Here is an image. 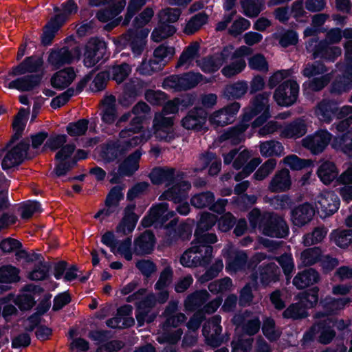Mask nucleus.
<instances>
[{
  "instance_id": "nucleus-1",
  "label": "nucleus",
  "mask_w": 352,
  "mask_h": 352,
  "mask_svg": "<svg viewBox=\"0 0 352 352\" xmlns=\"http://www.w3.org/2000/svg\"><path fill=\"white\" fill-rule=\"evenodd\" d=\"M325 310L318 311L315 314V323L303 336L304 343L314 340V336L318 335L317 340L322 344H327L330 342V309L329 304L325 300H321Z\"/></svg>"
},
{
  "instance_id": "nucleus-2",
  "label": "nucleus",
  "mask_w": 352,
  "mask_h": 352,
  "mask_svg": "<svg viewBox=\"0 0 352 352\" xmlns=\"http://www.w3.org/2000/svg\"><path fill=\"white\" fill-rule=\"evenodd\" d=\"M262 233L267 236L285 238L289 233V227L283 217L272 212H264Z\"/></svg>"
},
{
  "instance_id": "nucleus-3",
  "label": "nucleus",
  "mask_w": 352,
  "mask_h": 352,
  "mask_svg": "<svg viewBox=\"0 0 352 352\" xmlns=\"http://www.w3.org/2000/svg\"><path fill=\"white\" fill-rule=\"evenodd\" d=\"M203 80L199 73H186L182 76L173 75L166 78L163 87L176 91H186L195 87Z\"/></svg>"
},
{
  "instance_id": "nucleus-4",
  "label": "nucleus",
  "mask_w": 352,
  "mask_h": 352,
  "mask_svg": "<svg viewBox=\"0 0 352 352\" xmlns=\"http://www.w3.org/2000/svg\"><path fill=\"white\" fill-rule=\"evenodd\" d=\"M173 124V117H167L164 113H156L152 126L155 137L160 141L170 142L175 137Z\"/></svg>"
},
{
  "instance_id": "nucleus-5",
  "label": "nucleus",
  "mask_w": 352,
  "mask_h": 352,
  "mask_svg": "<svg viewBox=\"0 0 352 352\" xmlns=\"http://www.w3.org/2000/svg\"><path fill=\"white\" fill-rule=\"evenodd\" d=\"M241 108L239 102H233L212 112L208 117V121L214 127H223L232 124L234 117Z\"/></svg>"
},
{
  "instance_id": "nucleus-6",
  "label": "nucleus",
  "mask_w": 352,
  "mask_h": 352,
  "mask_svg": "<svg viewBox=\"0 0 352 352\" xmlns=\"http://www.w3.org/2000/svg\"><path fill=\"white\" fill-rule=\"evenodd\" d=\"M299 86L296 81L287 80L280 84L274 93V98L280 106H291L298 98Z\"/></svg>"
},
{
  "instance_id": "nucleus-7",
  "label": "nucleus",
  "mask_w": 352,
  "mask_h": 352,
  "mask_svg": "<svg viewBox=\"0 0 352 352\" xmlns=\"http://www.w3.org/2000/svg\"><path fill=\"white\" fill-rule=\"evenodd\" d=\"M232 322L238 328H241L244 335L250 338L256 335L260 330L261 322L257 316L248 310L236 314L232 319Z\"/></svg>"
},
{
  "instance_id": "nucleus-8",
  "label": "nucleus",
  "mask_w": 352,
  "mask_h": 352,
  "mask_svg": "<svg viewBox=\"0 0 352 352\" xmlns=\"http://www.w3.org/2000/svg\"><path fill=\"white\" fill-rule=\"evenodd\" d=\"M29 148L30 141L23 140L8 150L1 162L2 168L6 170L21 164L28 157Z\"/></svg>"
},
{
  "instance_id": "nucleus-9",
  "label": "nucleus",
  "mask_w": 352,
  "mask_h": 352,
  "mask_svg": "<svg viewBox=\"0 0 352 352\" xmlns=\"http://www.w3.org/2000/svg\"><path fill=\"white\" fill-rule=\"evenodd\" d=\"M75 149L76 145L74 144H68L56 152L55 160L57 163L53 171L56 177L67 175L76 166L75 161L72 160V155H73Z\"/></svg>"
},
{
  "instance_id": "nucleus-10",
  "label": "nucleus",
  "mask_w": 352,
  "mask_h": 352,
  "mask_svg": "<svg viewBox=\"0 0 352 352\" xmlns=\"http://www.w3.org/2000/svg\"><path fill=\"white\" fill-rule=\"evenodd\" d=\"M208 113L200 107H193L181 120L182 126L186 130L201 131L206 129Z\"/></svg>"
},
{
  "instance_id": "nucleus-11",
  "label": "nucleus",
  "mask_w": 352,
  "mask_h": 352,
  "mask_svg": "<svg viewBox=\"0 0 352 352\" xmlns=\"http://www.w3.org/2000/svg\"><path fill=\"white\" fill-rule=\"evenodd\" d=\"M221 318L219 315H215L209 318L203 326V335L208 345L212 347L219 346L222 341L221 326Z\"/></svg>"
},
{
  "instance_id": "nucleus-12",
  "label": "nucleus",
  "mask_w": 352,
  "mask_h": 352,
  "mask_svg": "<svg viewBox=\"0 0 352 352\" xmlns=\"http://www.w3.org/2000/svg\"><path fill=\"white\" fill-rule=\"evenodd\" d=\"M107 45L104 41L98 38H91L85 46L84 63L88 67L97 64L106 52Z\"/></svg>"
},
{
  "instance_id": "nucleus-13",
  "label": "nucleus",
  "mask_w": 352,
  "mask_h": 352,
  "mask_svg": "<svg viewBox=\"0 0 352 352\" xmlns=\"http://www.w3.org/2000/svg\"><path fill=\"white\" fill-rule=\"evenodd\" d=\"M330 141V134L327 130L320 129L314 134L308 135L301 141L302 146L312 154L318 155L324 151Z\"/></svg>"
},
{
  "instance_id": "nucleus-14",
  "label": "nucleus",
  "mask_w": 352,
  "mask_h": 352,
  "mask_svg": "<svg viewBox=\"0 0 352 352\" xmlns=\"http://www.w3.org/2000/svg\"><path fill=\"white\" fill-rule=\"evenodd\" d=\"M270 92L264 91L255 95L250 102V107L245 109L243 117L250 122L254 117L261 113H270Z\"/></svg>"
},
{
  "instance_id": "nucleus-15",
  "label": "nucleus",
  "mask_w": 352,
  "mask_h": 352,
  "mask_svg": "<svg viewBox=\"0 0 352 352\" xmlns=\"http://www.w3.org/2000/svg\"><path fill=\"white\" fill-rule=\"evenodd\" d=\"M292 180L289 170L283 168L277 170L271 178L267 190L272 193L285 192L291 189Z\"/></svg>"
},
{
  "instance_id": "nucleus-16",
  "label": "nucleus",
  "mask_w": 352,
  "mask_h": 352,
  "mask_svg": "<svg viewBox=\"0 0 352 352\" xmlns=\"http://www.w3.org/2000/svg\"><path fill=\"white\" fill-rule=\"evenodd\" d=\"M43 65V60L41 57L36 56H32L27 57L23 62L17 66L13 67L8 73V76H3V80L4 83L8 80V76H16L23 75L26 73H34L39 71Z\"/></svg>"
},
{
  "instance_id": "nucleus-17",
  "label": "nucleus",
  "mask_w": 352,
  "mask_h": 352,
  "mask_svg": "<svg viewBox=\"0 0 352 352\" xmlns=\"http://www.w3.org/2000/svg\"><path fill=\"white\" fill-rule=\"evenodd\" d=\"M41 74H28L10 81L7 87L21 92H28L37 88L41 82Z\"/></svg>"
},
{
  "instance_id": "nucleus-18",
  "label": "nucleus",
  "mask_w": 352,
  "mask_h": 352,
  "mask_svg": "<svg viewBox=\"0 0 352 352\" xmlns=\"http://www.w3.org/2000/svg\"><path fill=\"white\" fill-rule=\"evenodd\" d=\"M155 237L151 231L146 230L133 241V252L137 256H146L152 253Z\"/></svg>"
},
{
  "instance_id": "nucleus-19",
  "label": "nucleus",
  "mask_w": 352,
  "mask_h": 352,
  "mask_svg": "<svg viewBox=\"0 0 352 352\" xmlns=\"http://www.w3.org/2000/svg\"><path fill=\"white\" fill-rule=\"evenodd\" d=\"M249 126V122L245 120L243 117L239 124L224 131L219 137V141L220 142L229 141L232 144H239L244 140V133Z\"/></svg>"
},
{
  "instance_id": "nucleus-20",
  "label": "nucleus",
  "mask_w": 352,
  "mask_h": 352,
  "mask_svg": "<svg viewBox=\"0 0 352 352\" xmlns=\"http://www.w3.org/2000/svg\"><path fill=\"white\" fill-rule=\"evenodd\" d=\"M142 155L140 148L129 154L118 166V172L122 177L132 176L139 168V162Z\"/></svg>"
},
{
  "instance_id": "nucleus-21",
  "label": "nucleus",
  "mask_w": 352,
  "mask_h": 352,
  "mask_svg": "<svg viewBox=\"0 0 352 352\" xmlns=\"http://www.w3.org/2000/svg\"><path fill=\"white\" fill-rule=\"evenodd\" d=\"M176 176V169L172 167H155L152 169L148 177L155 185L166 184L170 186L173 184Z\"/></svg>"
},
{
  "instance_id": "nucleus-22",
  "label": "nucleus",
  "mask_w": 352,
  "mask_h": 352,
  "mask_svg": "<svg viewBox=\"0 0 352 352\" xmlns=\"http://www.w3.org/2000/svg\"><path fill=\"white\" fill-rule=\"evenodd\" d=\"M102 120L106 124H113L118 117L116 98L113 95L105 96L100 101Z\"/></svg>"
},
{
  "instance_id": "nucleus-23",
  "label": "nucleus",
  "mask_w": 352,
  "mask_h": 352,
  "mask_svg": "<svg viewBox=\"0 0 352 352\" xmlns=\"http://www.w3.org/2000/svg\"><path fill=\"white\" fill-rule=\"evenodd\" d=\"M319 280L318 272L314 268H308L297 273L292 283L297 289H303L317 283Z\"/></svg>"
},
{
  "instance_id": "nucleus-24",
  "label": "nucleus",
  "mask_w": 352,
  "mask_h": 352,
  "mask_svg": "<svg viewBox=\"0 0 352 352\" xmlns=\"http://www.w3.org/2000/svg\"><path fill=\"white\" fill-rule=\"evenodd\" d=\"M258 274L261 283L267 286L279 280L281 272L275 263H270L259 266Z\"/></svg>"
},
{
  "instance_id": "nucleus-25",
  "label": "nucleus",
  "mask_w": 352,
  "mask_h": 352,
  "mask_svg": "<svg viewBox=\"0 0 352 352\" xmlns=\"http://www.w3.org/2000/svg\"><path fill=\"white\" fill-rule=\"evenodd\" d=\"M135 204H129L124 211V217L117 226V232L124 235L131 233L135 227L138 219V215L134 212Z\"/></svg>"
},
{
  "instance_id": "nucleus-26",
  "label": "nucleus",
  "mask_w": 352,
  "mask_h": 352,
  "mask_svg": "<svg viewBox=\"0 0 352 352\" xmlns=\"http://www.w3.org/2000/svg\"><path fill=\"white\" fill-rule=\"evenodd\" d=\"M314 214L313 207L309 204H304L292 210V220L295 226L301 227L311 221Z\"/></svg>"
},
{
  "instance_id": "nucleus-27",
  "label": "nucleus",
  "mask_w": 352,
  "mask_h": 352,
  "mask_svg": "<svg viewBox=\"0 0 352 352\" xmlns=\"http://www.w3.org/2000/svg\"><path fill=\"white\" fill-rule=\"evenodd\" d=\"M307 124L305 120L298 118L285 125L282 129L280 135L285 138H299L306 134Z\"/></svg>"
},
{
  "instance_id": "nucleus-28",
  "label": "nucleus",
  "mask_w": 352,
  "mask_h": 352,
  "mask_svg": "<svg viewBox=\"0 0 352 352\" xmlns=\"http://www.w3.org/2000/svg\"><path fill=\"white\" fill-rule=\"evenodd\" d=\"M248 84L245 80H238L226 85L222 91L221 97L226 100L242 98L248 92Z\"/></svg>"
},
{
  "instance_id": "nucleus-29",
  "label": "nucleus",
  "mask_w": 352,
  "mask_h": 352,
  "mask_svg": "<svg viewBox=\"0 0 352 352\" xmlns=\"http://www.w3.org/2000/svg\"><path fill=\"white\" fill-rule=\"evenodd\" d=\"M200 43L193 41L188 45L180 55L176 67H185L188 69L192 62L199 57Z\"/></svg>"
},
{
  "instance_id": "nucleus-30",
  "label": "nucleus",
  "mask_w": 352,
  "mask_h": 352,
  "mask_svg": "<svg viewBox=\"0 0 352 352\" xmlns=\"http://www.w3.org/2000/svg\"><path fill=\"white\" fill-rule=\"evenodd\" d=\"M252 53V49L247 45H242L234 51V47L229 45L224 47L220 54H217V56L222 61L223 65L230 57L232 59H236L251 55Z\"/></svg>"
},
{
  "instance_id": "nucleus-31",
  "label": "nucleus",
  "mask_w": 352,
  "mask_h": 352,
  "mask_svg": "<svg viewBox=\"0 0 352 352\" xmlns=\"http://www.w3.org/2000/svg\"><path fill=\"white\" fill-rule=\"evenodd\" d=\"M76 76L75 72L72 67H67L57 72L51 78V84L56 89H65L68 87Z\"/></svg>"
},
{
  "instance_id": "nucleus-32",
  "label": "nucleus",
  "mask_w": 352,
  "mask_h": 352,
  "mask_svg": "<svg viewBox=\"0 0 352 352\" xmlns=\"http://www.w3.org/2000/svg\"><path fill=\"white\" fill-rule=\"evenodd\" d=\"M64 24V19L61 17H54L45 25L41 36V43L43 45H50L55 36V34Z\"/></svg>"
},
{
  "instance_id": "nucleus-33",
  "label": "nucleus",
  "mask_w": 352,
  "mask_h": 352,
  "mask_svg": "<svg viewBox=\"0 0 352 352\" xmlns=\"http://www.w3.org/2000/svg\"><path fill=\"white\" fill-rule=\"evenodd\" d=\"M210 297L206 290L196 291L189 294L184 300V307L187 311H193L202 306Z\"/></svg>"
},
{
  "instance_id": "nucleus-34",
  "label": "nucleus",
  "mask_w": 352,
  "mask_h": 352,
  "mask_svg": "<svg viewBox=\"0 0 352 352\" xmlns=\"http://www.w3.org/2000/svg\"><path fill=\"white\" fill-rule=\"evenodd\" d=\"M48 62L56 69L72 62V55L67 47L52 51L48 57Z\"/></svg>"
},
{
  "instance_id": "nucleus-35",
  "label": "nucleus",
  "mask_w": 352,
  "mask_h": 352,
  "mask_svg": "<svg viewBox=\"0 0 352 352\" xmlns=\"http://www.w3.org/2000/svg\"><path fill=\"white\" fill-rule=\"evenodd\" d=\"M132 71L131 66L126 63L116 64L109 67L108 73L111 80L118 84L123 82L129 76Z\"/></svg>"
},
{
  "instance_id": "nucleus-36",
  "label": "nucleus",
  "mask_w": 352,
  "mask_h": 352,
  "mask_svg": "<svg viewBox=\"0 0 352 352\" xmlns=\"http://www.w3.org/2000/svg\"><path fill=\"white\" fill-rule=\"evenodd\" d=\"M248 255L243 251L232 252L228 256L227 268L230 271L238 272L248 266Z\"/></svg>"
},
{
  "instance_id": "nucleus-37",
  "label": "nucleus",
  "mask_w": 352,
  "mask_h": 352,
  "mask_svg": "<svg viewBox=\"0 0 352 352\" xmlns=\"http://www.w3.org/2000/svg\"><path fill=\"white\" fill-rule=\"evenodd\" d=\"M20 270L12 265L0 267V283L14 284L21 280Z\"/></svg>"
},
{
  "instance_id": "nucleus-38",
  "label": "nucleus",
  "mask_w": 352,
  "mask_h": 352,
  "mask_svg": "<svg viewBox=\"0 0 352 352\" xmlns=\"http://www.w3.org/2000/svg\"><path fill=\"white\" fill-rule=\"evenodd\" d=\"M208 16L204 12L192 16L186 23L183 32L186 35H192L199 31L208 22Z\"/></svg>"
},
{
  "instance_id": "nucleus-39",
  "label": "nucleus",
  "mask_w": 352,
  "mask_h": 352,
  "mask_svg": "<svg viewBox=\"0 0 352 352\" xmlns=\"http://www.w3.org/2000/svg\"><path fill=\"white\" fill-rule=\"evenodd\" d=\"M283 150L282 144L274 140L261 142L259 145L261 155L265 157L280 156Z\"/></svg>"
},
{
  "instance_id": "nucleus-40",
  "label": "nucleus",
  "mask_w": 352,
  "mask_h": 352,
  "mask_svg": "<svg viewBox=\"0 0 352 352\" xmlns=\"http://www.w3.org/2000/svg\"><path fill=\"white\" fill-rule=\"evenodd\" d=\"M168 210V204L166 203H160L152 207L148 215L144 217L142 221V225L148 228L155 222L160 221V218Z\"/></svg>"
},
{
  "instance_id": "nucleus-41",
  "label": "nucleus",
  "mask_w": 352,
  "mask_h": 352,
  "mask_svg": "<svg viewBox=\"0 0 352 352\" xmlns=\"http://www.w3.org/2000/svg\"><path fill=\"white\" fill-rule=\"evenodd\" d=\"M121 154V148L119 141H110L102 146L101 157L106 162L116 160Z\"/></svg>"
},
{
  "instance_id": "nucleus-42",
  "label": "nucleus",
  "mask_w": 352,
  "mask_h": 352,
  "mask_svg": "<svg viewBox=\"0 0 352 352\" xmlns=\"http://www.w3.org/2000/svg\"><path fill=\"white\" fill-rule=\"evenodd\" d=\"M183 334L182 329H173L171 327L162 326V331L158 333L157 340L160 343L175 344L181 339Z\"/></svg>"
},
{
  "instance_id": "nucleus-43",
  "label": "nucleus",
  "mask_w": 352,
  "mask_h": 352,
  "mask_svg": "<svg viewBox=\"0 0 352 352\" xmlns=\"http://www.w3.org/2000/svg\"><path fill=\"white\" fill-rule=\"evenodd\" d=\"M122 39L127 42L126 44L130 46L135 54L140 55L142 52L145 43L143 39L137 35L135 31L129 30L122 35Z\"/></svg>"
},
{
  "instance_id": "nucleus-44",
  "label": "nucleus",
  "mask_w": 352,
  "mask_h": 352,
  "mask_svg": "<svg viewBox=\"0 0 352 352\" xmlns=\"http://www.w3.org/2000/svg\"><path fill=\"white\" fill-rule=\"evenodd\" d=\"M164 64L155 59L142 60L140 65L136 68V72L142 76H151L154 73L162 69Z\"/></svg>"
},
{
  "instance_id": "nucleus-45",
  "label": "nucleus",
  "mask_w": 352,
  "mask_h": 352,
  "mask_svg": "<svg viewBox=\"0 0 352 352\" xmlns=\"http://www.w3.org/2000/svg\"><path fill=\"white\" fill-rule=\"evenodd\" d=\"M214 200V193L210 191H206L194 195L190 199V204L192 206L199 209L209 208Z\"/></svg>"
},
{
  "instance_id": "nucleus-46",
  "label": "nucleus",
  "mask_w": 352,
  "mask_h": 352,
  "mask_svg": "<svg viewBox=\"0 0 352 352\" xmlns=\"http://www.w3.org/2000/svg\"><path fill=\"white\" fill-rule=\"evenodd\" d=\"M243 13L248 17H256L264 6L263 0H240Z\"/></svg>"
},
{
  "instance_id": "nucleus-47",
  "label": "nucleus",
  "mask_w": 352,
  "mask_h": 352,
  "mask_svg": "<svg viewBox=\"0 0 352 352\" xmlns=\"http://www.w3.org/2000/svg\"><path fill=\"white\" fill-rule=\"evenodd\" d=\"M322 251L319 247L307 248L300 254V261L305 266H311L320 260Z\"/></svg>"
},
{
  "instance_id": "nucleus-48",
  "label": "nucleus",
  "mask_w": 352,
  "mask_h": 352,
  "mask_svg": "<svg viewBox=\"0 0 352 352\" xmlns=\"http://www.w3.org/2000/svg\"><path fill=\"white\" fill-rule=\"evenodd\" d=\"M305 307L300 302L290 305L283 312V316L287 319L299 320L307 317Z\"/></svg>"
},
{
  "instance_id": "nucleus-49",
  "label": "nucleus",
  "mask_w": 352,
  "mask_h": 352,
  "mask_svg": "<svg viewBox=\"0 0 352 352\" xmlns=\"http://www.w3.org/2000/svg\"><path fill=\"white\" fill-rule=\"evenodd\" d=\"M175 32L176 28L174 25L166 23H160L158 27L153 31L151 38L155 42H160L173 36Z\"/></svg>"
},
{
  "instance_id": "nucleus-50",
  "label": "nucleus",
  "mask_w": 352,
  "mask_h": 352,
  "mask_svg": "<svg viewBox=\"0 0 352 352\" xmlns=\"http://www.w3.org/2000/svg\"><path fill=\"white\" fill-rule=\"evenodd\" d=\"M196 62L204 72L208 73L214 72L222 66V61L217 58V55L206 56Z\"/></svg>"
},
{
  "instance_id": "nucleus-51",
  "label": "nucleus",
  "mask_w": 352,
  "mask_h": 352,
  "mask_svg": "<svg viewBox=\"0 0 352 352\" xmlns=\"http://www.w3.org/2000/svg\"><path fill=\"white\" fill-rule=\"evenodd\" d=\"M327 234V229L322 227H316L311 232L304 235L302 243L305 246L309 247L320 243L324 239Z\"/></svg>"
},
{
  "instance_id": "nucleus-52",
  "label": "nucleus",
  "mask_w": 352,
  "mask_h": 352,
  "mask_svg": "<svg viewBox=\"0 0 352 352\" xmlns=\"http://www.w3.org/2000/svg\"><path fill=\"white\" fill-rule=\"evenodd\" d=\"M119 144L121 148V154L125 155L133 148L138 146L144 142L143 135H133L130 138H120Z\"/></svg>"
},
{
  "instance_id": "nucleus-53",
  "label": "nucleus",
  "mask_w": 352,
  "mask_h": 352,
  "mask_svg": "<svg viewBox=\"0 0 352 352\" xmlns=\"http://www.w3.org/2000/svg\"><path fill=\"white\" fill-rule=\"evenodd\" d=\"M318 292L319 288L314 287L298 295L300 302L304 305L306 309L307 308H312L317 305L318 302Z\"/></svg>"
},
{
  "instance_id": "nucleus-54",
  "label": "nucleus",
  "mask_w": 352,
  "mask_h": 352,
  "mask_svg": "<svg viewBox=\"0 0 352 352\" xmlns=\"http://www.w3.org/2000/svg\"><path fill=\"white\" fill-rule=\"evenodd\" d=\"M182 14L179 8H166L157 13L160 23H173L178 21Z\"/></svg>"
},
{
  "instance_id": "nucleus-55",
  "label": "nucleus",
  "mask_w": 352,
  "mask_h": 352,
  "mask_svg": "<svg viewBox=\"0 0 352 352\" xmlns=\"http://www.w3.org/2000/svg\"><path fill=\"white\" fill-rule=\"evenodd\" d=\"M276 164L275 159H268L254 173V178L257 181L264 180L275 170Z\"/></svg>"
},
{
  "instance_id": "nucleus-56",
  "label": "nucleus",
  "mask_w": 352,
  "mask_h": 352,
  "mask_svg": "<svg viewBox=\"0 0 352 352\" xmlns=\"http://www.w3.org/2000/svg\"><path fill=\"white\" fill-rule=\"evenodd\" d=\"M246 67L245 60L243 58H236L234 61L226 65L222 69V74L227 77H233L241 73Z\"/></svg>"
},
{
  "instance_id": "nucleus-57",
  "label": "nucleus",
  "mask_w": 352,
  "mask_h": 352,
  "mask_svg": "<svg viewBox=\"0 0 352 352\" xmlns=\"http://www.w3.org/2000/svg\"><path fill=\"white\" fill-rule=\"evenodd\" d=\"M262 331L270 341L277 340L281 335V331L276 328L275 321L270 318H267L263 321Z\"/></svg>"
},
{
  "instance_id": "nucleus-58",
  "label": "nucleus",
  "mask_w": 352,
  "mask_h": 352,
  "mask_svg": "<svg viewBox=\"0 0 352 352\" xmlns=\"http://www.w3.org/2000/svg\"><path fill=\"white\" fill-rule=\"evenodd\" d=\"M196 245L187 249L180 257V263L184 267H197L200 265V261L196 254Z\"/></svg>"
},
{
  "instance_id": "nucleus-59",
  "label": "nucleus",
  "mask_w": 352,
  "mask_h": 352,
  "mask_svg": "<svg viewBox=\"0 0 352 352\" xmlns=\"http://www.w3.org/2000/svg\"><path fill=\"white\" fill-rule=\"evenodd\" d=\"M175 53V50L173 47L162 44L154 50L153 56L157 61L163 63L164 66L166 63L173 57Z\"/></svg>"
},
{
  "instance_id": "nucleus-60",
  "label": "nucleus",
  "mask_w": 352,
  "mask_h": 352,
  "mask_svg": "<svg viewBox=\"0 0 352 352\" xmlns=\"http://www.w3.org/2000/svg\"><path fill=\"white\" fill-rule=\"evenodd\" d=\"M283 162L294 170H301L312 164V160L300 159L296 155H289L285 157Z\"/></svg>"
},
{
  "instance_id": "nucleus-61",
  "label": "nucleus",
  "mask_w": 352,
  "mask_h": 352,
  "mask_svg": "<svg viewBox=\"0 0 352 352\" xmlns=\"http://www.w3.org/2000/svg\"><path fill=\"white\" fill-rule=\"evenodd\" d=\"M89 123V121L87 119H80L77 122L69 123L66 131L72 137L84 135L87 131Z\"/></svg>"
},
{
  "instance_id": "nucleus-62",
  "label": "nucleus",
  "mask_w": 352,
  "mask_h": 352,
  "mask_svg": "<svg viewBox=\"0 0 352 352\" xmlns=\"http://www.w3.org/2000/svg\"><path fill=\"white\" fill-rule=\"evenodd\" d=\"M67 141V137L66 135L63 134H54L52 135L45 143L43 151L49 148L52 151L61 149L64 147V145Z\"/></svg>"
},
{
  "instance_id": "nucleus-63",
  "label": "nucleus",
  "mask_w": 352,
  "mask_h": 352,
  "mask_svg": "<svg viewBox=\"0 0 352 352\" xmlns=\"http://www.w3.org/2000/svg\"><path fill=\"white\" fill-rule=\"evenodd\" d=\"M143 122L144 120L135 116L130 121L129 126L119 133V138H130L133 135H138L143 129Z\"/></svg>"
},
{
  "instance_id": "nucleus-64",
  "label": "nucleus",
  "mask_w": 352,
  "mask_h": 352,
  "mask_svg": "<svg viewBox=\"0 0 352 352\" xmlns=\"http://www.w3.org/2000/svg\"><path fill=\"white\" fill-rule=\"evenodd\" d=\"M315 114L318 118L326 123L330 122V100L324 98L315 107Z\"/></svg>"
}]
</instances>
